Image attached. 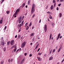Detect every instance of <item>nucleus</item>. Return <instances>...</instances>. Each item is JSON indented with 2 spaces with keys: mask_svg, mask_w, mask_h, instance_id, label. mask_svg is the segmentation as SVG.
<instances>
[{
  "mask_svg": "<svg viewBox=\"0 0 64 64\" xmlns=\"http://www.w3.org/2000/svg\"><path fill=\"white\" fill-rule=\"evenodd\" d=\"M35 4H32V9L31 10V13L32 14L35 11Z\"/></svg>",
  "mask_w": 64,
  "mask_h": 64,
  "instance_id": "obj_1",
  "label": "nucleus"
},
{
  "mask_svg": "<svg viewBox=\"0 0 64 64\" xmlns=\"http://www.w3.org/2000/svg\"><path fill=\"white\" fill-rule=\"evenodd\" d=\"M26 43V42H23L22 44L21 45V47L22 48H24V46H25Z\"/></svg>",
  "mask_w": 64,
  "mask_h": 64,
  "instance_id": "obj_2",
  "label": "nucleus"
},
{
  "mask_svg": "<svg viewBox=\"0 0 64 64\" xmlns=\"http://www.w3.org/2000/svg\"><path fill=\"white\" fill-rule=\"evenodd\" d=\"M44 30L45 32H46L47 31V25L46 24H45L44 26Z\"/></svg>",
  "mask_w": 64,
  "mask_h": 64,
  "instance_id": "obj_3",
  "label": "nucleus"
},
{
  "mask_svg": "<svg viewBox=\"0 0 64 64\" xmlns=\"http://www.w3.org/2000/svg\"><path fill=\"white\" fill-rule=\"evenodd\" d=\"M22 25H23V24H18L17 26L18 28V29L20 28V27H21V26H22Z\"/></svg>",
  "mask_w": 64,
  "mask_h": 64,
  "instance_id": "obj_4",
  "label": "nucleus"
},
{
  "mask_svg": "<svg viewBox=\"0 0 64 64\" xmlns=\"http://www.w3.org/2000/svg\"><path fill=\"white\" fill-rule=\"evenodd\" d=\"M14 40H12L10 42V44L12 45H13L14 44Z\"/></svg>",
  "mask_w": 64,
  "mask_h": 64,
  "instance_id": "obj_5",
  "label": "nucleus"
},
{
  "mask_svg": "<svg viewBox=\"0 0 64 64\" xmlns=\"http://www.w3.org/2000/svg\"><path fill=\"white\" fill-rule=\"evenodd\" d=\"M17 49V48L16 47H15L14 50H13L12 51V53H14V52H16V50Z\"/></svg>",
  "mask_w": 64,
  "mask_h": 64,
  "instance_id": "obj_6",
  "label": "nucleus"
},
{
  "mask_svg": "<svg viewBox=\"0 0 64 64\" xmlns=\"http://www.w3.org/2000/svg\"><path fill=\"white\" fill-rule=\"evenodd\" d=\"M3 18H1V20H0V24H2V22H3Z\"/></svg>",
  "mask_w": 64,
  "mask_h": 64,
  "instance_id": "obj_7",
  "label": "nucleus"
},
{
  "mask_svg": "<svg viewBox=\"0 0 64 64\" xmlns=\"http://www.w3.org/2000/svg\"><path fill=\"white\" fill-rule=\"evenodd\" d=\"M4 40H3V41H2V42L1 43V44L2 45H4Z\"/></svg>",
  "mask_w": 64,
  "mask_h": 64,
  "instance_id": "obj_8",
  "label": "nucleus"
},
{
  "mask_svg": "<svg viewBox=\"0 0 64 64\" xmlns=\"http://www.w3.org/2000/svg\"><path fill=\"white\" fill-rule=\"evenodd\" d=\"M17 13L16 12H15L14 14L13 15V16H14V18H16V15H17Z\"/></svg>",
  "mask_w": 64,
  "mask_h": 64,
  "instance_id": "obj_9",
  "label": "nucleus"
},
{
  "mask_svg": "<svg viewBox=\"0 0 64 64\" xmlns=\"http://www.w3.org/2000/svg\"><path fill=\"white\" fill-rule=\"evenodd\" d=\"M34 33L33 32L31 33L30 35V37H31V36H34Z\"/></svg>",
  "mask_w": 64,
  "mask_h": 64,
  "instance_id": "obj_10",
  "label": "nucleus"
},
{
  "mask_svg": "<svg viewBox=\"0 0 64 64\" xmlns=\"http://www.w3.org/2000/svg\"><path fill=\"white\" fill-rule=\"evenodd\" d=\"M25 3H23L22 6V8H23L24 7V6H25Z\"/></svg>",
  "mask_w": 64,
  "mask_h": 64,
  "instance_id": "obj_11",
  "label": "nucleus"
},
{
  "mask_svg": "<svg viewBox=\"0 0 64 64\" xmlns=\"http://www.w3.org/2000/svg\"><path fill=\"white\" fill-rule=\"evenodd\" d=\"M53 8H54V6H53V5H52L50 7V9L51 10H52V9H53Z\"/></svg>",
  "mask_w": 64,
  "mask_h": 64,
  "instance_id": "obj_12",
  "label": "nucleus"
},
{
  "mask_svg": "<svg viewBox=\"0 0 64 64\" xmlns=\"http://www.w3.org/2000/svg\"><path fill=\"white\" fill-rule=\"evenodd\" d=\"M19 11V9H18L16 10V13L17 14V13Z\"/></svg>",
  "mask_w": 64,
  "mask_h": 64,
  "instance_id": "obj_13",
  "label": "nucleus"
},
{
  "mask_svg": "<svg viewBox=\"0 0 64 64\" xmlns=\"http://www.w3.org/2000/svg\"><path fill=\"white\" fill-rule=\"evenodd\" d=\"M62 48H61V47H60L58 50V52H59L60 51V50H61V49H62Z\"/></svg>",
  "mask_w": 64,
  "mask_h": 64,
  "instance_id": "obj_14",
  "label": "nucleus"
},
{
  "mask_svg": "<svg viewBox=\"0 0 64 64\" xmlns=\"http://www.w3.org/2000/svg\"><path fill=\"white\" fill-rule=\"evenodd\" d=\"M51 37H52V34H50V40H51Z\"/></svg>",
  "mask_w": 64,
  "mask_h": 64,
  "instance_id": "obj_15",
  "label": "nucleus"
},
{
  "mask_svg": "<svg viewBox=\"0 0 64 64\" xmlns=\"http://www.w3.org/2000/svg\"><path fill=\"white\" fill-rule=\"evenodd\" d=\"M53 58L52 57H50L49 58V60H52Z\"/></svg>",
  "mask_w": 64,
  "mask_h": 64,
  "instance_id": "obj_16",
  "label": "nucleus"
},
{
  "mask_svg": "<svg viewBox=\"0 0 64 64\" xmlns=\"http://www.w3.org/2000/svg\"><path fill=\"white\" fill-rule=\"evenodd\" d=\"M38 59V61H41V59L40 58V57H37Z\"/></svg>",
  "mask_w": 64,
  "mask_h": 64,
  "instance_id": "obj_17",
  "label": "nucleus"
},
{
  "mask_svg": "<svg viewBox=\"0 0 64 64\" xmlns=\"http://www.w3.org/2000/svg\"><path fill=\"white\" fill-rule=\"evenodd\" d=\"M59 16H60V17H61V16H62V14L61 13H60L59 14Z\"/></svg>",
  "mask_w": 64,
  "mask_h": 64,
  "instance_id": "obj_18",
  "label": "nucleus"
},
{
  "mask_svg": "<svg viewBox=\"0 0 64 64\" xmlns=\"http://www.w3.org/2000/svg\"><path fill=\"white\" fill-rule=\"evenodd\" d=\"M10 42H8L7 43V45H9V44H10Z\"/></svg>",
  "mask_w": 64,
  "mask_h": 64,
  "instance_id": "obj_19",
  "label": "nucleus"
},
{
  "mask_svg": "<svg viewBox=\"0 0 64 64\" xmlns=\"http://www.w3.org/2000/svg\"><path fill=\"white\" fill-rule=\"evenodd\" d=\"M20 37H21V35H18V39H20Z\"/></svg>",
  "mask_w": 64,
  "mask_h": 64,
  "instance_id": "obj_20",
  "label": "nucleus"
},
{
  "mask_svg": "<svg viewBox=\"0 0 64 64\" xmlns=\"http://www.w3.org/2000/svg\"><path fill=\"white\" fill-rule=\"evenodd\" d=\"M9 12H10L9 11H7L6 12V13L7 14H9Z\"/></svg>",
  "mask_w": 64,
  "mask_h": 64,
  "instance_id": "obj_21",
  "label": "nucleus"
},
{
  "mask_svg": "<svg viewBox=\"0 0 64 64\" xmlns=\"http://www.w3.org/2000/svg\"><path fill=\"white\" fill-rule=\"evenodd\" d=\"M29 29V26H27L26 27V30H27Z\"/></svg>",
  "mask_w": 64,
  "mask_h": 64,
  "instance_id": "obj_22",
  "label": "nucleus"
},
{
  "mask_svg": "<svg viewBox=\"0 0 64 64\" xmlns=\"http://www.w3.org/2000/svg\"><path fill=\"white\" fill-rule=\"evenodd\" d=\"M24 61V59H23L21 62V63H23V62Z\"/></svg>",
  "mask_w": 64,
  "mask_h": 64,
  "instance_id": "obj_23",
  "label": "nucleus"
},
{
  "mask_svg": "<svg viewBox=\"0 0 64 64\" xmlns=\"http://www.w3.org/2000/svg\"><path fill=\"white\" fill-rule=\"evenodd\" d=\"M55 49H54L52 51V53H54V52H55Z\"/></svg>",
  "mask_w": 64,
  "mask_h": 64,
  "instance_id": "obj_24",
  "label": "nucleus"
},
{
  "mask_svg": "<svg viewBox=\"0 0 64 64\" xmlns=\"http://www.w3.org/2000/svg\"><path fill=\"white\" fill-rule=\"evenodd\" d=\"M21 19H22V16H20V18H19L18 20H21Z\"/></svg>",
  "mask_w": 64,
  "mask_h": 64,
  "instance_id": "obj_25",
  "label": "nucleus"
},
{
  "mask_svg": "<svg viewBox=\"0 0 64 64\" xmlns=\"http://www.w3.org/2000/svg\"><path fill=\"white\" fill-rule=\"evenodd\" d=\"M49 18H50V19H52V17H51V15H50V16H49Z\"/></svg>",
  "mask_w": 64,
  "mask_h": 64,
  "instance_id": "obj_26",
  "label": "nucleus"
},
{
  "mask_svg": "<svg viewBox=\"0 0 64 64\" xmlns=\"http://www.w3.org/2000/svg\"><path fill=\"white\" fill-rule=\"evenodd\" d=\"M63 1H64V0H60L59 2H63Z\"/></svg>",
  "mask_w": 64,
  "mask_h": 64,
  "instance_id": "obj_27",
  "label": "nucleus"
},
{
  "mask_svg": "<svg viewBox=\"0 0 64 64\" xmlns=\"http://www.w3.org/2000/svg\"><path fill=\"white\" fill-rule=\"evenodd\" d=\"M56 3H55L54 5V8L55 7V6H56Z\"/></svg>",
  "mask_w": 64,
  "mask_h": 64,
  "instance_id": "obj_28",
  "label": "nucleus"
},
{
  "mask_svg": "<svg viewBox=\"0 0 64 64\" xmlns=\"http://www.w3.org/2000/svg\"><path fill=\"white\" fill-rule=\"evenodd\" d=\"M60 34H58V37H60Z\"/></svg>",
  "mask_w": 64,
  "mask_h": 64,
  "instance_id": "obj_29",
  "label": "nucleus"
},
{
  "mask_svg": "<svg viewBox=\"0 0 64 64\" xmlns=\"http://www.w3.org/2000/svg\"><path fill=\"white\" fill-rule=\"evenodd\" d=\"M1 40L2 41H4V40H3V38L2 37V38Z\"/></svg>",
  "mask_w": 64,
  "mask_h": 64,
  "instance_id": "obj_30",
  "label": "nucleus"
},
{
  "mask_svg": "<svg viewBox=\"0 0 64 64\" xmlns=\"http://www.w3.org/2000/svg\"><path fill=\"white\" fill-rule=\"evenodd\" d=\"M34 16H35V15L34 14L32 17V18H34Z\"/></svg>",
  "mask_w": 64,
  "mask_h": 64,
  "instance_id": "obj_31",
  "label": "nucleus"
},
{
  "mask_svg": "<svg viewBox=\"0 0 64 64\" xmlns=\"http://www.w3.org/2000/svg\"><path fill=\"white\" fill-rule=\"evenodd\" d=\"M28 24V22H27L26 23V24L25 25L26 26H26H27V25Z\"/></svg>",
  "mask_w": 64,
  "mask_h": 64,
  "instance_id": "obj_32",
  "label": "nucleus"
},
{
  "mask_svg": "<svg viewBox=\"0 0 64 64\" xmlns=\"http://www.w3.org/2000/svg\"><path fill=\"white\" fill-rule=\"evenodd\" d=\"M42 54V53H38V54L39 55H41Z\"/></svg>",
  "mask_w": 64,
  "mask_h": 64,
  "instance_id": "obj_33",
  "label": "nucleus"
},
{
  "mask_svg": "<svg viewBox=\"0 0 64 64\" xmlns=\"http://www.w3.org/2000/svg\"><path fill=\"white\" fill-rule=\"evenodd\" d=\"M3 63H4L3 62H0V64H3Z\"/></svg>",
  "mask_w": 64,
  "mask_h": 64,
  "instance_id": "obj_34",
  "label": "nucleus"
},
{
  "mask_svg": "<svg viewBox=\"0 0 64 64\" xmlns=\"http://www.w3.org/2000/svg\"><path fill=\"white\" fill-rule=\"evenodd\" d=\"M52 50H51L50 52V54H51V53H52Z\"/></svg>",
  "mask_w": 64,
  "mask_h": 64,
  "instance_id": "obj_35",
  "label": "nucleus"
},
{
  "mask_svg": "<svg viewBox=\"0 0 64 64\" xmlns=\"http://www.w3.org/2000/svg\"><path fill=\"white\" fill-rule=\"evenodd\" d=\"M18 22H19V23H21V20H18Z\"/></svg>",
  "mask_w": 64,
  "mask_h": 64,
  "instance_id": "obj_36",
  "label": "nucleus"
},
{
  "mask_svg": "<svg viewBox=\"0 0 64 64\" xmlns=\"http://www.w3.org/2000/svg\"><path fill=\"white\" fill-rule=\"evenodd\" d=\"M30 2L29 0L28 1V4H30Z\"/></svg>",
  "mask_w": 64,
  "mask_h": 64,
  "instance_id": "obj_37",
  "label": "nucleus"
},
{
  "mask_svg": "<svg viewBox=\"0 0 64 64\" xmlns=\"http://www.w3.org/2000/svg\"><path fill=\"white\" fill-rule=\"evenodd\" d=\"M4 0H2V1L1 2V4H2L3 3V2L4 1Z\"/></svg>",
  "mask_w": 64,
  "mask_h": 64,
  "instance_id": "obj_38",
  "label": "nucleus"
},
{
  "mask_svg": "<svg viewBox=\"0 0 64 64\" xmlns=\"http://www.w3.org/2000/svg\"><path fill=\"white\" fill-rule=\"evenodd\" d=\"M24 56H26L27 55V53H25L24 54Z\"/></svg>",
  "mask_w": 64,
  "mask_h": 64,
  "instance_id": "obj_39",
  "label": "nucleus"
},
{
  "mask_svg": "<svg viewBox=\"0 0 64 64\" xmlns=\"http://www.w3.org/2000/svg\"><path fill=\"white\" fill-rule=\"evenodd\" d=\"M56 9L57 10H58V9H59V8H58V7H57L56 8Z\"/></svg>",
  "mask_w": 64,
  "mask_h": 64,
  "instance_id": "obj_40",
  "label": "nucleus"
},
{
  "mask_svg": "<svg viewBox=\"0 0 64 64\" xmlns=\"http://www.w3.org/2000/svg\"><path fill=\"white\" fill-rule=\"evenodd\" d=\"M48 5H47V6L46 7V9H47V8H48Z\"/></svg>",
  "mask_w": 64,
  "mask_h": 64,
  "instance_id": "obj_41",
  "label": "nucleus"
},
{
  "mask_svg": "<svg viewBox=\"0 0 64 64\" xmlns=\"http://www.w3.org/2000/svg\"><path fill=\"white\" fill-rule=\"evenodd\" d=\"M4 51H5L6 50V48H4Z\"/></svg>",
  "mask_w": 64,
  "mask_h": 64,
  "instance_id": "obj_42",
  "label": "nucleus"
},
{
  "mask_svg": "<svg viewBox=\"0 0 64 64\" xmlns=\"http://www.w3.org/2000/svg\"><path fill=\"white\" fill-rule=\"evenodd\" d=\"M34 41V38H33L32 40V42H33Z\"/></svg>",
  "mask_w": 64,
  "mask_h": 64,
  "instance_id": "obj_43",
  "label": "nucleus"
},
{
  "mask_svg": "<svg viewBox=\"0 0 64 64\" xmlns=\"http://www.w3.org/2000/svg\"><path fill=\"white\" fill-rule=\"evenodd\" d=\"M47 13H48V14H50V12H47Z\"/></svg>",
  "mask_w": 64,
  "mask_h": 64,
  "instance_id": "obj_44",
  "label": "nucleus"
},
{
  "mask_svg": "<svg viewBox=\"0 0 64 64\" xmlns=\"http://www.w3.org/2000/svg\"><path fill=\"white\" fill-rule=\"evenodd\" d=\"M15 47V46H12V49H13V48H14Z\"/></svg>",
  "mask_w": 64,
  "mask_h": 64,
  "instance_id": "obj_45",
  "label": "nucleus"
},
{
  "mask_svg": "<svg viewBox=\"0 0 64 64\" xmlns=\"http://www.w3.org/2000/svg\"><path fill=\"white\" fill-rule=\"evenodd\" d=\"M59 37H59L58 36V38H57V39H56L57 40H58V39H59Z\"/></svg>",
  "mask_w": 64,
  "mask_h": 64,
  "instance_id": "obj_46",
  "label": "nucleus"
},
{
  "mask_svg": "<svg viewBox=\"0 0 64 64\" xmlns=\"http://www.w3.org/2000/svg\"><path fill=\"white\" fill-rule=\"evenodd\" d=\"M40 48H39L38 50V51H37V52H39V50H40Z\"/></svg>",
  "mask_w": 64,
  "mask_h": 64,
  "instance_id": "obj_47",
  "label": "nucleus"
},
{
  "mask_svg": "<svg viewBox=\"0 0 64 64\" xmlns=\"http://www.w3.org/2000/svg\"><path fill=\"white\" fill-rule=\"evenodd\" d=\"M24 22V21H22V24H22V25H23V22Z\"/></svg>",
  "mask_w": 64,
  "mask_h": 64,
  "instance_id": "obj_48",
  "label": "nucleus"
},
{
  "mask_svg": "<svg viewBox=\"0 0 64 64\" xmlns=\"http://www.w3.org/2000/svg\"><path fill=\"white\" fill-rule=\"evenodd\" d=\"M17 35H16L15 36V38H17Z\"/></svg>",
  "mask_w": 64,
  "mask_h": 64,
  "instance_id": "obj_49",
  "label": "nucleus"
},
{
  "mask_svg": "<svg viewBox=\"0 0 64 64\" xmlns=\"http://www.w3.org/2000/svg\"><path fill=\"white\" fill-rule=\"evenodd\" d=\"M37 48H38V46H36V47L35 49H37Z\"/></svg>",
  "mask_w": 64,
  "mask_h": 64,
  "instance_id": "obj_50",
  "label": "nucleus"
},
{
  "mask_svg": "<svg viewBox=\"0 0 64 64\" xmlns=\"http://www.w3.org/2000/svg\"><path fill=\"white\" fill-rule=\"evenodd\" d=\"M53 2L54 3H55V1L54 0L53 1Z\"/></svg>",
  "mask_w": 64,
  "mask_h": 64,
  "instance_id": "obj_51",
  "label": "nucleus"
},
{
  "mask_svg": "<svg viewBox=\"0 0 64 64\" xmlns=\"http://www.w3.org/2000/svg\"><path fill=\"white\" fill-rule=\"evenodd\" d=\"M32 23V22H30V26H31Z\"/></svg>",
  "mask_w": 64,
  "mask_h": 64,
  "instance_id": "obj_52",
  "label": "nucleus"
},
{
  "mask_svg": "<svg viewBox=\"0 0 64 64\" xmlns=\"http://www.w3.org/2000/svg\"><path fill=\"white\" fill-rule=\"evenodd\" d=\"M29 56L30 57H31L32 56V54H30Z\"/></svg>",
  "mask_w": 64,
  "mask_h": 64,
  "instance_id": "obj_53",
  "label": "nucleus"
},
{
  "mask_svg": "<svg viewBox=\"0 0 64 64\" xmlns=\"http://www.w3.org/2000/svg\"><path fill=\"white\" fill-rule=\"evenodd\" d=\"M60 5H61V4H58V6H60Z\"/></svg>",
  "mask_w": 64,
  "mask_h": 64,
  "instance_id": "obj_54",
  "label": "nucleus"
},
{
  "mask_svg": "<svg viewBox=\"0 0 64 64\" xmlns=\"http://www.w3.org/2000/svg\"><path fill=\"white\" fill-rule=\"evenodd\" d=\"M41 20L40 19V20H39V23H40Z\"/></svg>",
  "mask_w": 64,
  "mask_h": 64,
  "instance_id": "obj_55",
  "label": "nucleus"
},
{
  "mask_svg": "<svg viewBox=\"0 0 64 64\" xmlns=\"http://www.w3.org/2000/svg\"><path fill=\"white\" fill-rule=\"evenodd\" d=\"M21 29V28H20V30H18V32H20Z\"/></svg>",
  "mask_w": 64,
  "mask_h": 64,
  "instance_id": "obj_56",
  "label": "nucleus"
},
{
  "mask_svg": "<svg viewBox=\"0 0 64 64\" xmlns=\"http://www.w3.org/2000/svg\"><path fill=\"white\" fill-rule=\"evenodd\" d=\"M62 36H60V39H61V38H62Z\"/></svg>",
  "mask_w": 64,
  "mask_h": 64,
  "instance_id": "obj_57",
  "label": "nucleus"
},
{
  "mask_svg": "<svg viewBox=\"0 0 64 64\" xmlns=\"http://www.w3.org/2000/svg\"><path fill=\"white\" fill-rule=\"evenodd\" d=\"M30 45H33V44H32V43L31 42L30 44Z\"/></svg>",
  "mask_w": 64,
  "mask_h": 64,
  "instance_id": "obj_58",
  "label": "nucleus"
},
{
  "mask_svg": "<svg viewBox=\"0 0 64 64\" xmlns=\"http://www.w3.org/2000/svg\"><path fill=\"white\" fill-rule=\"evenodd\" d=\"M56 64H60V63H59V62H58L56 63Z\"/></svg>",
  "mask_w": 64,
  "mask_h": 64,
  "instance_id": "obj_59",
  "label": "nucleus"
},
{
  "mask_svg": "<svg viewBox=\"0 0 64 64\" xmlns=\"http://www.w3.org/2000/svg\"><path fill=\"white\" fill-rule=\"evenodd\" d=\"M46 54H45L44 55V56H45V57H46Z\"/></svg>",
  "mask_w": 64,
  "mask_h": 64,
  "instance_id": "obj_60",
  "label": "nucleus"
},
{
  "mask_svg": "<svg viewBox=\"0 0 64 64\" xmlns=\"http://www.w3.org/2000/svg\"><path fill=\"white\" fill-rule=\"evenodd\" d=\"M10 59H9L8 60V62H10Z\"/></svg>",
  "mask_w": 64,
  "mask_h": 64,
  "instance_id": "obj_61",
  "label": "nucleus"
},
{
  "mask_svg": "<svg viewBox=\"0 0 64 64\" xmlns=\"http://www.w3.org/2000/svg\"><path fill=\"white\" fill-rule=\"evenodd\" d=\"M12 59L11 60H10V62H12Z\"/></svg>",
  "mask_w": 64,
  "mask_h": 64,
  "instance_id": "obj_62",
  "label": "nucleus"
},
{
  "mask_svg": "<svg viewBox=\"0 0 64 64\" xmlns=\"http://www.w3.org/2000/svg\"><path fill=\"white\" fill-rule=\"evenodd\" d=\"M34 27L32 26V29H34Z\"/></svg>",
  "mask_w": 64,
  "mask_h": 64,
  "instance_id": "obj_63",
  "label": "nucleus"
},
{
  "mask_svg": "<svg viewBox=\"0 0 64 64\" xmlns=\"http://www.w3.org/2000/svg\"><path fill=\"white\" fill-rule=\"evenodd\" d=\"M48 21H50V20H49V19L48 18Z\"/></svg>",
  "mask_w": 64,
  "mask_h": 64,
  "instance_id": "obj_64",
  "label": "nucleus"
}]
</instances>
